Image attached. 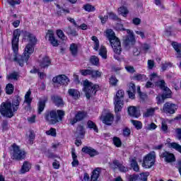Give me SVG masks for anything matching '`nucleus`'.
<instances>
[{"mask_svg":"<svg viewBox=\"0 0 181 181\" xmlns=\"http://www.w3.org/2000/svg\"><path fill=\"white\" fill-rule=\"evenodd\" d=\"M83 9H85L86 12H94V11H95V8L90 4L83 6Z\"/></svg>","mask_w":181,"mask_h":181,"instance_id":"44","label":"nucleus"},{"mask_svg":"<svg viewBox=\"0 0 181 181\" xmlns=\"http://www.w3.org/2000/svg\"><path fill=\"white\" fill-rule=\"evenodd\" d=\"M99 88L100 86L93 84L88 81V80H85L83 82V91L88 100H90L91 97L94 96L98 91Z\"/></svg>","mask_w":181,"mask_h":181,"instance_id":"6","label":"nucleus"},{"mask_svg":"<svg viewBox=\"0 0 181 181\" xmlns=\"http://www.w3.org/2000/svg\"><path fill=\"white\" fill-rule=\"evenodd\" d=\"M47 96H44L42 99H40L37 103V112L38 114H42L45 110V107H46V103H47Z\"/></svg>","mask_w":181,"mask_h":181,"instance_id":"15","label":"nucleus"},{"mask_svg":"<svg viewBox=\"0 0 181 181\" xmlns=\"http://www.w3.org/2000/svg\"><path fill=\"white\" fill-rule=\"evenodd\" d=\"M128 181H136L138 180V175H132L127 177Z\"/></svg>","mask_w":181,"mask_h":181,"instance_id":"55","label":"nucleus"},{"mask_svg":"<svg viewBox=\"0 0 181 181\" xmlns=\"http://www.w3.org/2000/svg\"><path fill=\"white\" fill-rule=\"evenodd\" d=\"M106 37L108 39L111 47L113 49V52H115L116 54H121V52H122L121 41L117 37L115 33L112 29L106 30Z\"/></svg>","mask_w":181,"mask_h":181,"instance_id":"5","label":"nucleus"},{"mask_svg":"<svg viewBox=\"0 0 181 181\" xmlns=\"http://www.w3.org/2000/svg\"><path fill=\"white\" fill-rule=\"evenodd\" d=\"M51 64L52 61H50L49 57H44L40 60V66L42 69H47Z\"/></svg>","mask_w":181,"mask_h":181,"instance_id":"20","label":"nucleus"},{"mask_svg":"<svg viewBox=\"0 0 181 181\" xmlns=\"http://www.w3.org/2000/svg\"><path fill=\"white\" fill-rule=\"evenodd\" d=\"M148 67L149 70H152V69H153V67H155V62L153 60L148 59Z\"/></svg>","mask_w":181,"mask_h":181,"instance_id":"56","label":"nucleus"},{"mask_svg":"<svg viewBox=\"0 0 181 181\" xmlns=\"http://www.w3.org/2000/svg\"><path fill=\"white\" fill-rule=\"evenodd\" d=\"M82 152H83V153H87L88 156H90V158L97 156V155H98V151L93 148V147L90 146H84L82 148Z\"/></svg>","mask_w":181,"mask_h":181,"instance_id":"16","label":"nucleus"},{"mask_svg":"<svg viewBox=\"0 0 181 181\" xmlns=\"http://www.w3.org/2000/svg\"><path fill=\"white\" fill-rule=\"evenodd\" d=\"M57 34L58 37L62 39V40H66V39H67V37H66V35H64V33H63V30H57Z\"/></svg>","mask_w":181,"mask_h":181,"instance_id":"46","label":"nucleus"},{"mask_svg":"<svg viewBox=\"0 0 181 181\" xmlns=\"http://www.w3.org/2000/svg\"><path fill=\"white\" fill-rule=\"evenodd\" d=\"M117 83L118 79H117V77L112 76L110 78V84H111V86H112L113 87H115Z\"/></svg>","mask_w":181,"mask_h":181,"instance_id":"45","label":"nucleus"},{"mask_svg":"<svg viewBox=\"0 0 181 181\" xmlns=\"http://www.w3.org/2000/svg\"><path fill=\"white\" fill-rule=\"evenodd\" d=\"M107 15L110 19H112V21H117V22H120L121 21V18H118V16L114 13V12H109L107 13Z\"/></svg>","mask_w":181,"mask_h":181,"instance_id":"39","label":"nucleus"},{"mask_svg":"<svg viewBox=\"0 0 181 181\" xmlns=\"http://www.w3.org/2000/svg\"><path fill=\"white\" fill-rule=\"evenodd\" d=\"M156 128H157V126L155 124V123H151L148 125L146 129H148V131H152L153 129H156Z\"/></svg>","mask_w":181,"mask_h":181,"instance_id":"61","label":"nucleus"},{"mask_svg":"<svg viewBox=\"0 0 181 181\" xmlns=\"http://www.w3.org/2000/svg\"><path fill=\"white\" fill-rule=\"evenodd\" d=\"M57 16H63L64 15H67V13H70V10L69 9H66L62 6H60V5L57 4Z\"/></svg>","mask_w":181,"mask_h":181,"instance_id":"22","label":"nucleus"},{"mask_svg":"<svg viewBox=\"0 0 181 181\" xmlns=\"http://www.w3.org/2000/svg\"><path fill=\"white\" fill-rule=\"evenodd\" d=\"M159 110L158 107H150L146 109V112H144L143 114L144 117H146V118H148L149 117H152L155 114V111Z\"/></svg>","mask_w":181,"mask_h":181,"instance_id":"23","label":"nucleus"},{"mask_svg":"<svg viewBox=\"0 0 181 181\" xmlns=\"http://www.w3.org/2000/svg\"><path fill=\"white\" fill-rule=\"evenodd\" d=\"M81 76H91V69H82L80 70Z\"/></svg>","mask_w":181,"mask_h":181,"instance_id":"49","label":"nucleus"},{"mask_svg":"<svg viewBox=\"0 0 181 181\" xmlns=\"http://www.w3.org/2000/svg\"><path fill=\"white\" fill-rule=\"evenodd\" d=\"M102 74L103 73L98 70L91 69L90 71V76L92 78H100Z\"/></svg>","mask_w":181,"mask_h":181,"instance_id":"33","label":"nucleus"},{"mask_svg":"<svg viewBox=\"0 0 181 181\" xmlns=\"http://www.w3.org/2000/svg\"><path fill=\"white\" fill-rule=\"evenodd\" d=\"M122 132L124 136H129V135H131V129H129L128 127L123 129Z\"/></svg>","mask_w":181,"mask_h":181,"instance_id":"54","label":"nucleus"},{"mask_svg":"<svg viewBox=\"0 0 181 181\" xmlns=\"http://www.w3.org/2000/svg\"><path fill=\"white\" fill-rule=\"evenodd\" d=\"M98 18L100 19L101 23L103 24L105 23L107 21H108V16H104V17L103 16H99Z\"/></svg>","mask_w":181,"mask_h":181,"instance_id":"60","label":"nucleus"},{"mask_svg":"<svg viewBox=\"0 0 181 181\" xmlns=\"http://www.w3.org/2000/svg\"><path fill=\"white\" fill-rule=\"evenodd\" d=\"M99 54L103 59H107V49H105L104 46L100 47Z\"/></svg>","mask_w":181,"mask_h":181,"instance_id":"40","label":"nucleus"},{"mask_svg":"<svg viewBox=\"0 0 181 181\" xmlns=\"http://www.w3.org/2000/svg\"><path fill=\"white\" fill-rule=\"evenodd\" d=\"M173 49L177 52V59H181V44H179L176 42L172 43Z\"/></svg>","mask_w":181,"mask_h":181,"instance_id":"24","label":"nucleus"},{"mask_svg":"<svg viewBox=\"0 0 181 181\" xmlns=\"http://www.w3.org/2000/svg\"><path fill=\"white\" fill-rule=\"evenodd\" d=\"M156 158V155L155 154V151H153L151 153H148L145 158L144 159L142 166L146 169H149L153 165H155V159Z\"/></svg>","mask_w":181,"mask_h":181,"instance_id":"10","label":"nucleus"},{"mask_svg":"<svg viewBox=\"0 0 181 181\" xmlns=\"http://www.w3.org/2000/svg\"><path fill=\"white\" fill-rule=\"evenodd\" d=\"M115 29L117 30H126L127 35L123 39V45L126 49H130L135 45L136 40H135V35H134V32L129 29L124 28V25L122 23H117L115 26Z\"/></svg>","mask_w":181,"mask_h":181,"instance_id":"4","label":"nucleus"},{"mask_svg":"<svg viewBox=\"0 0 181 181\" xmlns=\"http://www.w3.org/2000/svg\"><path fill=\"white\" fill-rule=\"evenodd\" d=\"M45 134L47 135H49L50 136H56L57 135L56 129L51 128L49 130L46 131Z\"/></svg>","mask_w":181,"mask_h":181,"instance_id":"48","label":"nucleus"},{"mask_svg":"<svg viewBox=\"0 0 181 181\" xmlns=\"http://www.w3.org/2000/svg\"><path fill=\"white\" fill-rule=\"evenodd\" d=\"M53 83H57L62 86H67L70 82V79L66 75H59L57 77L52 78Z\"/></svg>","mask_w":181,"mask_h":181,"instance_id":"12","label":"nucleus"},{"mask_svg":"<svg viewBox=\"0 0 181 181\" xmlns=\"http://www.w3.org/2000/svg\"><path fill=\"white\" fill-rule=\"evenodd\" d=\"M161 131H163L164 134H168V124H166V122H162Z\"/></svg>","mask_w":181,"mask_h":181,"instance_id":"52","label":"nucleus"},{"mask_svg":"<svg viewBox=\"0 0 181 181\" xmlns=\"http://www.w3.org/2000/svg\"><path fill=\"white\" fill-rule=\"evenodd\" d=\"M113 169H118L119 172H123L124 173L128 172V168L120 163L118 160H113Z\"/></svg>","mask_w":181,"mask_h":181,"instance_id":"18","label":"nucleus"},{"mask_svg":"<svg viewBox=\"0 0 181 181\" xmlns=\"http://www.w3.org/2000/svg\"><path fill=\"white\" fill-rule=\"evenodd\" d=\"M65 115L64 110H48L44 114V118L45 121L49 124V125H54L57 122L63 121V118Z\"/></svg>","mask_w":181,"mask_h":181,"instance_id":"3","label":"nucleus"},{"mask_svg":"<svg viewBox=\"0 0 181 181\" xmlns=\"http://www.w3.org/2000/svg\"><path fill=\"white\" fill-rule=\"evenodd\" d=\"M151 49V45L147 43H144L141 46V50L144 52V53H148V50Z\"/></svg>","mask_w":181,"mask_h":181,"instance_id":"42","label":"nucleus"},{"mask_svg":"<svg viewBox=\"0 0 181 181\" xmlns=\"http://www.w3.org/2000/svg\"><path fill=\"white\" fill-rule=\"evenodd\" d=\"M90 62L93 66H98V64L100 63V59L96 56H92L90 59Z\"/></svg>","mask_w":181,"mask_h":181,"instance_id":"41","label":"nucleus"},{"mask_svg":"<svg viewBox=\"0 0 181 181\" xmlns=\"http://www.w3.org/2000/svg\"><path fill=\"white\" fill-rule=\"evenodd\" d=\"M86 117H87V113L86 112L78 111L75 115V117L70 119V124L74 125V124H77V122L83 121Z\"/></svg>","mask_w":181,"mask_h":181,"instance_id":"13","label":"nucleus"},{"mask_svg":"<svg viewBox=\"0 0 181 181\" xmlns=\"http://www.w3.org/2000/svg\"><path fill=\"white\" fill-rule=\"evenodd\" d=\"M125 69L129 73H135V68H134V66H126Z\"/></svg>","mask_w":181,"mask_h":181,"instance_id":"64","label":"nucleus"},{"mask_svg":"<svg viewBox=\"0 0 181 181\" xmlns=\"http://www.w3.org/2000/svg\"><path fill=\"white\" fill-rule=\"evenodd\" d=\"M88 127L90 128V129H93L95 132H98V127H97L95 123L91 120L88 121Z\"/></svg>","mask_w":181,"mask_h":181,"instance_id":"37","label":"nucleus"},{"mask_svg":"<svg viewBox=\"0 0 181 181\" xmlns=\"http://www.w3.org/2000/svg\"><path fill=\"white\" fill-rule=\"evenodd\" d=\"M132 124L135 126L137 129H142V122L138 120H132Z\"/></svg>","mask_w":181,"mask_h":181,"instance_id":"43","label":"nucleus"},{"mask_svg":"<svg viewBox=\"0 0 181 181\" xmlns=\"http://www.w3.org/2000/svg\"><path fill=\"white\" fill-rule=\"evenodd\" d=\"M136 90V88L135 86V83H130L129 86V90L128 91H132V92H135Z\"/></svg>","mask_w":181,"mask_h":181,"instance_id":"62","label":"nucleus"},{"mask_svg":"<svg viewBox=\"0 0 181 181\" xmlns=\"http://www.w3.org/2000/svg\"><path fill=\"white\" fill-rule=\"evenodd\" d=\"M100 119L105 125H112V122H114V115L107 113L106 115L101 116Z\"/></svg>","mask_w":181,"mask_h":181,"instance_id":"14","label":"nucleus"},{"mask_svg":"<svg viewBox=\"0 0 181 181\" xmlns=\"http://www.w3.org/2000/svg\"><path fill=\"white\" fill-rule=\"evenodd\" d=\"M35 139V133L33 132V131H30V134H29V141L30 144H33V140Z\"/></svg>","mask_w":181,"mask_h":181,"instance_id":"59","label":"nucleus"},{"mask_svg":"<svg viewBox=\"0 0 181 181\" xmlns=\"http://www.w3.org/2000/svg\"><path fill=\"white\" fill-rule=\"evenodd\" d=\"M118 12L121 15H127L128 13V8L126 7L122 6L118 8Z\"/></svg>","mask_w":181,"mask_h":181,"instance_id":"50","label":"nucleus"},{"mask_svg":"<svg viewBox=\"0 0 181 181\" xmlns=\"http://www.w3.org/2000/svg\"><path fill=\"white\" fill-rule=\"evenodd\" d=\"M8 4H9L11 6H15V5H19L21 4V0H8Z\"/></svg>","mask_w":181,"mask_h":181,"instance_id":"53","label":"nucleus"},{"mask_svg":"<svg viewBox=\"0 0 181 181\" xmlns=\"http://www.w3.org/2000/svg\"><path fill=\"white\" fill-rule=\"evenodd\" d=\"M52 100L57 107H62L63 105V99L58 95L52 96Z\"/></svg>","mask_w":181,"mask_h":181,"instance_id":"27","label":"nucleus"},{"mask_svg":"<svg viewBox=\"0 0 181 181\" xmlns=\"http://www.w3.org/2000/svg\"><path fill=\"white\" fill-rule=\"evenodd\" d=\"M46 37H48V40L50 41L51 45L54 47H57L59 46V41L54 38V34L53 31H49V33L46 35Z\"/></svg>","mask_w":181,"mask_h":181,"instance_id":"19","label":"nucleus"},{"mask_svg":"<svg viewBox=\"0 0 181 181\" xmlns=\"http://www.w3.org/2000/svg\"><path fill=\"white\" fill-rule=\"evenodd\" d=\"M100 172H101V169L100 168L95 169L92 172L91 181L98 180V177H100Z\"/></svg>","mask_w":181,"mask_h":181,"instance_id":"29","label":"nucleus"},{"mask_svg":"<svg viewBox=\"0 0 181 181\" xmlns=\"http://www.w3.org/2000/svg\"><path fill=\"white\" fill-rule=\"evenodd\" d=\"M69 50H70L72 56H77V53H78V45H77L76 43L71 44Z\"/></svg>","mask_w":181,"mask_h":181,"instance_id":"28","label":"nucleus"},{"mask_svg":"<svg viewBox=\"0 0 181 181\" xmlns=\"http://www.w3.org/2000/svg\"><path fill=\"white\" fill-rule=\"evenodd\" d=\"M30 95H32V91L29 90L25 95V103L28 104V105H30V104H32L33 99L30 98Z\"/></svg>","mask_w":181,"mask_h":181,"instance_id":"31","label":"nucleus"},{"mask_svg":"<svg viewBox=\"0 0 181 181\" xmlns=\"http://www.w3.org/2000/svg\"><path fill=\"white\" fill-rule=\"evenodd\" d=\"M131 166L134 170V172H139V165H138V163L136 162V158H132L131 161Z\"/></svg>","mask_w":181,"mask_h":181,"instance_id":"35","label":"nucleus"},{"mask_svg":"<svg viewBox=\"0 0 181 181\" xmlns=\"http://www.w3.org/2000/svg\"><path fill=\"white\" fill-rule=\"evenodd\" d=\"M30 163L28 162V161H25L21 167V173L23 174V173H26V172H29V170H30Z\"/></svg>","mask_w":181,"mask_h":181,"instance_id":"26","label":"nucleus"},{"mask_svg":"<svg viewBox=\"0 0 181 181\" xmlns=\"http://www.w3.org/2000/svg\"><path fill=\"white\" fill-rule=\"evenodd\" d=\"M135 80L137 81H144L146 78V76L142 74H138L134 76Z\"/></svg>","mask_w":181,"mask_h":181,"instance_id":"51","label":"nucleus"},{"mask_svg":"<svg viewBox=\"0 0 181 181\" xmlns=\"http://www.w3.org/2000/svg\"><path fill=\"white\" fill-rule=\"evenodd\" d=\"M113 144L117 146V148H119L122 145V142H121V139L118 137H114L113 138Z\"/></svg>","mask_w":181,"mask_h":181,"instance_id":"47","label":"nucleus"},{"mask_svg":"<svg viewBox=\"0 0 181 181\" xmlns=\"http://www.w3.org/2000/svg\"><path fill=\"white\" fill-rule=\"evenodd\" d=\"M68 94L70 95V97L74 98V100H77V98L80 97V92L74 88L69 89Z\"/></svg>","mask_w":181,"mask_h":181,"instance_id":"25","label":"nucleus"},{"mask_svg":"<svg viewBox=\"0 0 181 181\" xmlns=\"http://www.w3.org/2000/svg\"><path fill=\"white\" fill-rule=\"evenodd\" d=\"M157 86H158V87L163 91L161 98L160 96L156 97L157 103L162 104L163 103H165L166 98H170L172 97V91L166 86V83H165V81L163 80L157 82Z\"/></svg>","mask_w":181,"mask_h":181,"instance_id":"7","label":"nucleus"},{"mask_svg":"<svg viewBox=\"0 0 181 181\" xmlns=\"http://www.w3.org/2000/svg\"><path fill=\"white\" fill-rule=\"evenodd\" d=\"M64 30L68 34L69 36H78L77 31L74 29H72L71 27H66Z\"/></svg>","mask_w":181,"mask_h":181,"instance_id":"30","label":"nucleus"},{"mask_svg":"<svg viewBox=\"0 0 181 181\" xmlns=\"http://www.w3.org/2000/svg\"><path fill=\"white\" fill-rule=\"evenodd\" d=\"M176 132V138L178 139V141H181V129L177 128L175 129Z\"/></svg>","mask_w":181,"mask_h":181,"instance_id":"57","label":"nucleus"},{"mask_svg":"<svg viewBox=\"0 0 181 181\" xmlns=\"http://www.w3.org/2000/svg\"><path fill=\"white\" fill-rule=\"evenodd\" d=\"M168 147L172 148L173 149H175V151H177V152L181 153V146L179 144L176 142L169 143Z\"/></svg>","mask_w":181,"mask_h":181,"instance_id":"34","label":"nucleus"},{"mask_svg":"<svg viewBox=\"0 0 181 181\" xmlns=\"http://www.w3.org/2000/svg\"><path fill=\"white\" fill-rule=\"evenodd\" d=\"M14 87L12 83H8L6 86V94L11 95L13 93Z\"/></svg>","mask_w":181,"mask_h":181,"instance_id":"38","label":"nucleus"},{"mask_svg":"<svg viewBox=\"0 0 181 181\" xmlns=\"http://www.w3.org/2000/svg\"><path fill=\"white\" fill-rule=\"evenodd\" d=\"M19 104H21V98L19 96L16 97L13 100L12 103L10 102L3 103L0 109L1 115L7 118H12L13 117V112L18 111Z\"/></svg>","mask_w":181,"mask_h":181,"instance_id":"2","label":"nucleus"},{"mask_svg":"<svg viewBox=\"0 0 181 181\" xmlns=\"http://www.w3.org/2000/svg\"><path fill=\"white\" fill-rule=\"evenodd\" d=\"M13 148V159L16 160H22L26 158V152L23 150H21L19 146L16 144L12 145Z\"/></svg>","mask_w":181,"mask_h":181,"instance_id":"9","label":"nucleus"},{"mask_svg":"<svg viewBox=\"0 0 181 181\" xmlns=\"http://www.w3.org/2000/svg\"><path fill=\"white\" fill-rule=\"evenodd\" d=\"M177 110V105L176 104L168 102L164 104L162 111L165 114L173 115L176 112Z\"/></svg>","mask_w":181,"mask_h":181,"instance_id":"11","label":"nucleus"},{"mask_svg":"<svg viewBox=\"0 0 181 181\" xmlns=\"http://www.w3.org/2000/svg\"><path fill=\"white\" fill-rule=\"evenodd\" d=\"M76 132L78 134V136L80 138H83L86 134V132L84 131V127L83 125H78L76 129Z\"/></svg>","mask_w":181,"mask_h":181,"instance_id":"36","label":"nucleus"},{"mask_svg":"<svg viewBox=\"0 0 181 181\" xmlns=\"http://www.w3.org/2000/svg\"><path fill=\"white\" fill-rule=\"evenodd\" d=\"M124 95L125 92H124L123 90H119L114 98L115 112H116V114L122 110Z\"/></svg>","mask_w":181,"mask_h":181,"instance_id":"8","label":"nucleus"},{"mask_svg":"<svg viewBox=\"0 0 181 181\" xmlns=\"http://www.w3.org/2000/svg\"><path fill=\"white\" fill-rule=\"evenodd\" d=\"M132 23H134V25H136V26H138V25H141V18H133Z\"/></svg>","mask_w":181,"mask_h":181,"instance_id":"63","label":"nucleus"},{"mask_svg":"<svg viewBox=\"0 0 181 181\" xmlns=\"http://www.w3.org/2000/svg\"><path fill=\"white\" fill-rule=\"evenodd\" d=\"M19 36H21V31L16 30L13 34V39L11 41L12 49L14 53V62H17L21 67H23L24 63H28V60L30 57V54L35 52L33 46L37 43V38L33 34L28 33L27 37L29 39L30 43L25 46L24 53L22 55H18L19 52Z\"/></svg>","mask_w":181,"mask_h":181,"instance_id":"1","label":"nucleus"},{"mask_svg":"<svg viewBox=\"0 0 181 181\" xmlns=\"http://www.w3.org/2000/svg\"><path fill=\"white\" fill-rule=\"evenodd\" d=\"M160 157L164 158L165 162H168V163H170L172 162H175V160H176V158H175V155H173V153H169L168 151L163 152L160 155Z\"/></svg>","mask_w":181,"mask_h":181,"instance_id":"17","label":"nucleus"},{"mask_svg":"<svg viewBox=\"0 0 181 181\" xmlns=\"http://www.w3.org/2000/svg\"><path fill=\"white\" fill-rule=\"evenodd\" d=\"M172 35V27L165 28V36L169 37Z\"/></svg>","mask_w":181,"mask_h":181,"instance_id":"58","label":"nucleus"},{"mask_svg":"<svg viewBox=\"0 0 181 181\" xmlns=\"http://www.w3.org/2000/svg\"><path fill=\"white\" fill-rule=\"evenodd\" d=\"M128 114L131 117H134L135 118H138L141 116V113L138 110H136V107L135 106H130L128 108Z\"/></svg>","mask_w":181,"mask_h":181,"instance_id":"21","label":"nucleus"},{"mask_svg":"<svg viewBox=\"0 0 181 181\" xmlns=\"http://www.w3.org/2000/svg\"><path fill=\"white\" fill-rule=\"evenodd\" d=\"M148 175H149L148 172L142 173H140L139 175H137V179L139 181H147Z\"/></svg>","mask_w":181,"mask_h":181,"instance_id":"32","label":"nucleus"}]
</instances>
